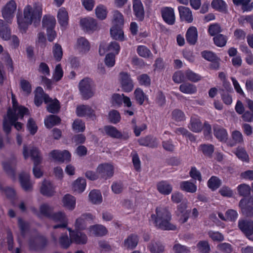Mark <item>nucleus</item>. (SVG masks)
Here are the masks:
<instances>
[{
	"label": "nucleus",
	"instance_id": "nucleus-60",
	"mask_svg": "<svg viewBox=\"0 0 253 253\" xmlns=\"http://www.w3.org/2000/svg\"><path fill=\"white\" fill-rule=\"evenodd\" d=\"M18 226L20 230L21 235L25 237L26 233L29 229V224L28 222L24 221L22 219L19 218L18 219Z\"/></svg>",
	"mask_w": 253,
	"mask_h": 253
},
{
	"label": "nucleus",
	"instance_id": "nucleus-25",
	"mask_svg": "<svg viewBox=\"0 0 253 253\" xmlns=\"http://www.w3.org/2000/svg\"><path fill=\"white\" fill-rule=\"evenodd\" d=\"M133 8L136 17L139 20L142 21L144 19V11L141 1L140 0H134Z\"/></svg>",
	"mask_w": 253,
	"mask_h": 253
},
{
	"label": "nucleus",
	"instance_id": "nucleus-39",
	"mask_svg": "<svg viewBox=\"0 0 253 253\" xmlns=\"http://www.w3.org/2000/svg\"><path fill=\"white\" fill-rule=\"evenodd\" d=\"M179 90L181 92L188 94H194L197 90L195 85L189 83H184L180 84Z\"/></svg>",
	"mask_w": 253,
	"mask_h": 253
},
{
	"label": "nucleus",
	"instance_id": "nucleus-20",
	"mask_svg": "<svg viewBox=\"0 0 253 253\" xmlns=\"http://www.w3.org/2000/svg\"><path fill=\"white\" fill-rule=\"evenodd\" d=\"M40 190L43 195L48 197L52 196L55 192L54 188L52 183L46 180L42 181Z\"/></svg>",
	"mask_w": 253,
	"mask_h": 253
},
{
	"label": "nucleus",
	"instance_id": "nucleus-62",
	"mask_svg": "<svg viewBox=\"0 0 253 253\" xmlns=\"http://www.w3.org/2000/svg\"><path fill=\"white\" fill-rule=\"evenodd\" d=\"M40 212L48 218H49L53 212V209L47 204H43L40 207Z\"/></svg>",
	"mask_w": 253,
	"mask_h": 253
},
{
	"label": "nucleus",
	"instance_id": "nucleus-19",
	"mask_svg": "<svg viewBox=\"0 0 253 253\" xmlns=\"http://www.w3.org/2000/svg\"><path fill=\"white\" fill-rule=\"evenodd\" d=\"M19 181L22 188L25 191L32 190V184L30 180V175L25 172H21L19 176Z\"/></svg>",
	"mask_w": 253,
	"mask_h": 253
},
{
	"label": "nucleus",
	"instance_id": "nucleus-2",
	"mask_svg": "<svg viewBox=\"0 0 253 253\" xmlns=\"http://www.w3.org/2000/svg\"><path fill=\"white\" fill-rule=\"evenodd\" d=\"M156 215H151V218L154 220L156 226L163 230H172L173 225L170 223L171 216L168 209L164 207H157Z\"/></svg>",
	"mask_w": 253,
	"mask_h": 253
},
{
	"label": "nucleus",
	"instance_id": "nucleus-50",
	"mask_svg": "<svg viewBox=\"0 0 253 253\" xmlns=\"http://www.w3.org/2000/svg\"><path fill=\"white\" fill-rule=\"evenodd\" d=\"M42 23V27L46 28V29H54L56 24V20L53 16L45 15L43 17Z\"/></svg>",
	"mask_w": 253,
	"mask_h": 253
},
{
	"label": "nucleus",
	"instance_id": "nucleus-45",
	"mask_svg": "<svg viewBox=\"0 0 253 253\" xmlns=\"http://www.w3.org/2000/svg\"><path fill=\"white\" fill-rule=\"evenodd\" d=\"M86 186V180L83 178H79L73 184V189L79 193L83 192Z\"/></svg>",
	"mask_w": 253,
	"mask_h": 253
},
{
	"label": "nucleus",
	"instance_id": "nucleus-24",
	"mask_svg": "<svg viewBox=\"0 0 253 253\" xmlns=\"http://www.w3.org/2000/svg\"><path fill=\"white\" fill-rule=\"evenodd\" d=\"M189 128L193 132H199L203 129L202 123L198 116H192L190 119Z\"/></svg>",
	"mask_w": 253,
	"mask_h": 253
},
{
	"label": "nucleus",
	"instance_id": "nucleus-31",
	"mask_svg": "<svg viewBox=\"0 0 253 253\" xmlns=\"http://www.w3.org/2000/svg\"><path fill=\"white\" fill-rule=\"evenodd\" d=\"M77 48L80 52L86 53L90 49V43L85 38L80 37L77 40Z\"/></svg>",
	"mask_w": 253,
	"mask_h": 253
},
{
	"label": "nucleus",
	"instance_id": "nucleus-44",
	"mask_svg": "<svg viewBox=\"0 0 253 253\" xmlns=\"http://www.w3.org/2000/svg\"><path fill=\"white\" fill-rule=\"evenodd\" d=\"M81 25L86 31L94 30L96 28V22L91 18H86L81 20Z\"/></svg>",
	"mask_w": 253,
	"mask_h": 253
},
{
	"label": "nucleus",
	"instance_id": "nucleus-49",
	"mask_svg": "<svg viewBox=\"0 0 253 253\" xmlns=\"http://www.w3.org/2000/svg\"><path fill=\"white\" fill-rule=\"evenodd\" d=\"M60 118L58 116L54 115H50L44 120L45 125L48 128H51L54 126L60 124Z\"/></svg>",
	"mask_w": 253,
	"mask_h": 253
},
{
	"label": "nucleus",
	"instance_id": "nucleus-3",
	"mask_svg": "<svg viewBox=\"0 0 253 253\" xmlns=\"http://www.w3.org/2000/svg\"><path fill=\"white\" fill-rule=\"evenodd\" d=\"M201 79L202 77L200 75L189 69L185 72L182 71L175 72V83H181L185 80L196 83Z\"/></svg>",
	"mask_w": 253,
	"mask_h": 253
},
{
	"label": "nucleus",
	"instance_id": "nucleus-56",
	"mask_svg": "<svg viewBox=\"0 0 253 253\" xmlns=\"http://www.w3.org/2000/svg\"><path fill=\"white\" fill-rule=\"evenodd\" d=\"M213 40L214 44L218 47H223L227 42L226 36L222 34H218L214 37Z\"/></svg>",
	"mask_w": 253,
	"mask_h": 253
},
{
	"label": "nucleus",
	"instance_id": "nucleus-12",
	"mask_svg": "<svg viewBox=\"0 0 253 253\" xmlns=\"http://www.w3.org/2000/svg\"><path fill=\"white\" fill-rule=\"evenodd\" d=\"M119 80L124 91L129 92L132 90L133 84L130 75L126 72H122L119 74Z\"/></svg>",
	"mask_w": 253,
	"mask_h": 253
},
{
	"label": "nucleus",
	"instance_id": "nucleus-9",
	"mask_svg": "<svg viewBox=\"0 0 253 253\" xmlns=\"http://www.w3.org/2000/svg\"><path fill=\"white\" fill-rule=\"evenodd\" d=\"M238 227L245 236L253 240L251 236L253 235V221L251 219H242L238 221Z\"/></svg>",
	"mask_w": 253,
	"mask_h": 253
},
{
	"label": "nucleus",
	"instance_id": "nucleus-57",
	"mask_svg": "<svg viewBox=\"0 0 253 253\" xmlns=\"http://www.w3.org/2000/svg\"><path fill=\"white\" fill-rule=\"evenodd\" d=\"M197 248L201 253H209L211 248L209 242L207 241H200L197 244Z\"/></svg>",
	"mask_w": 253,
	"mask_h": 253
},
{
	"label": "nucleus",
	"instance_id": "nucleus-30",
	"mask_svg": "<svg viewBox=\"0 0 253 253\" xmlns=\"http://www.w3.org/2000/svg\"><path fill=\"white\" fill-rule=\"evenodd\" d=\"M89 232L93 236H103L107 233V230L105 226L96 224L90 227Z\"/></svg>",
	"mask_w": 253,
	"mask_h": 253
},
{
	"label": "nucleus",
	"instance_id": "nucleus-28",
	"mask_svg": "<svg viewBox=\"0 0 253 253\" xmlns=\"http://www.w3.org/2000/svg\"><path fill=\"white\" fill-rule=\"evenodd\" d=\"M71 240L76 244H84L87 242V237L85 234L77 230L71 234Z\"/></svg>",
	"mask_w": 253,
	"mask_h": 253
},
{
	"label": "nucleus",
	"instance_id": "nucleus-53",
	"mask_svg": "<svg viewBox=\"0 0 253 253\" xmlns=\"http://www.w3.org/2000/svg\"><path fill=\"white\" fill-rule=\"evenodd\" d=\"M19 85L22 91L26 95H29L32 92V85L30 83L24 79H21Z\"/></svg>",
	"mask_w": 253,
	"mask_h": 253
},
{
	"label": "nucleus",
	"instance_id": "nucleus-27",
	"mask_svg": "<svg viewBox=\"0 0 253 253\" xmlns=\"http://www.w3.org/2000/svg\"><path fill=\"white\" fill-rule=\"evenodd\" d=\"M12 103H13V110H11V112H15V111H17L16 113V116L21 117V119L23 118L24 115L28 114V109L23 106H18V103L16 101L14 96L12 94Z\"/></svg>",
	"mask_w": 253,
	"mask_h": 253
},
{
	"label": "nucleus",
	"instance_id": "nucleus-13",
	"mask_svg": "<svg viewBox=\"0 0 253 253\" xmlns=\"http://www.w3.org/2000/svg\"><path fill=\"white\" fill-rule=\"evenodd\" d=\"M97 172L103 178H110L114 174L113 166L108 164L99 165L97 168Z\"/></svg>",
	"mask_w": 253,
	"mask_h": 253
},
{
	"label": "nucleus",
	"instance_id": "nucleus-21",
	"mask_svg": "<svg viewBox=\"0 0 253 253\" xmlns=\"http://www.w3.org/2000/svg\"><path fill=\"white\" fill-rule=\"evenodd\" d=\"M180 189L184 192L194 193L197 191V186L190 180L182 181L179 184Z\"/></svg>",
	"mask_w": 253,
	"mask_h": 253
},
{
	"label": "nucleus",
	"instance_id": "nucleus-23",
	"mask_svg": "<svg viewBox=\"0 0 253 253\" xmlns=\"http://www.w3.org/2000/svg\"><path fill=\"white\" fill-rule=\"evenodd\" d=\"M93 217L92 215L89 213H85L81 215L78 218L75 224L76 228L79 230H83L85 228V221L88 220H92Z\"/></svg>",
	"mask_w": 253,
	"mask_h": 253
},
{
	"label": "nucleus",
	"instance_id": "nucleus-58",
	"mask_svg": "<svg viewBox=\"0 0 253 253\" xmlns=\"http://www.w3.org/2000/svg\"><path fill=\"white\" fill-rule=\"evenodd\" d=\"M189 176L194 180L202 181V176L201 172L195 166L191 167L189 172Z\"/></svg>",
	"mask_w": 253,
	"mask_h": 253
},
{
	"label": "nucleus",
	"instance_id": "nucleus-63",
	"mask_svg": "<svg viewBox=\"0 0 253 253\" xmlns=\"http://www.w3.org/2000/svg\"><path fill=\"white\" fill-rule=\"evenodd\" d=\"M208 32L211 36H215L222 32L221 28L218 23L211 24L208 28Z\"/></svg>",
	"mask_w": 253,
	"mask_h": 253
},
{
	"label": "nucleus",
	"instance_id": "nucleus-15",
	"mask_svg": "<svg viewBox=\"0 0 253 253\" xmlns=\"http://www.w3.org/2000/svg\"><path fill=\"white\" fill-rule=\"evenodd\" d=\"M49 154L53 159L59 162H69L71 160V154L67 150L60 151L57 150H54Z\"/></svg>",
	"mask_w": 253,
	"mask_h": 253
},
{
	"label": "nucleus",
	"instance_id": "nucleus-16",
	"mask_svg": "<svg viewBox=\"0 0 253 253\" xmlns=\"http://www.w3.org/2000/svg\"><path fill=\"white\" fill-rule=\"evenodd\" d=\"M76 113L79 117L87 116L91 118L92 119H95L94 110L88 105H82L78 106L76 109Z\"/></svg>",
	"mask_w": 253,
	"mask_h": 253
},
{
	"label": "nucleus",
	"instance_id": "nucleus-14",
	"mask_svg": "<svg viewBox=\"0 0 253 253\" xmlns=\"http://www.w3.org/2000/svg\"><path fill=\"white\" fill-rule=\"evenodd\" d=\"M178 10L181 21H184L187 23H191L193 22V16L192 11L189 7L179 6L178 7Z\"/></svg>",
	"mask_w": 253,
	"mask_h": 253
},
{
	"label": "nucleus",
	"instance_id": "nucleus-7",
	"mask_svg": "<svg viewBox=\"0 0 253 253\" xmlns=\"http://www.w3.org/2000/svg\"><path fill=\"white\" fill-rule=\"evenodd\" d=\"M91 81L88 78L83 79L79 83V90L84 99H88L94 95L91 86Z\"/></svg>",
	"mask_w": 253,
	"mask_h": 253
},
{
	"label": "nucleus",
	"instance_id": "nucleus-29",
	"mask_svg": "<svg viewBox=\"0 0 253 253\" xmlns=\"http://www.w3.org/2000/svg\"><path fill=\"white\" fill-rule=\"evenodd\" d=\"M211 6L213 9L223 13H226L228 10L227 4L223 0H212Z\"/></svg>",
	"mask_w": 253,
	"mask_h": 253
},
{
	"label": "nucleus",
	"instance_id": "nucleus-1",
	"mask_svg": "<svg viewBox=\"0 0 253 253\" xmlns=\"http://www.w3.org/2000/svg\"><path fill=\"white\" fill-rule=\"evenodd\" d=\"M42 15V8L40 3H35L34 8L30 5H27L24 9V17H17L20 30L25 32L28 26L33 22L36 26L39 24Z\"/></svg>",
	"mask_w": 253,
	"mask_h": 253
},
{
	"label": "nucleus",
	"instance_id": "nucleus-55",
	"mask_svg": "<svg viewBox=\"0 0 253 253\" xmlns=\"http://www.w3.org/2000/svg\"><path fill=\"white\" fill-rule=\"evenodd\" d=\"M131 124L134 133L136 136H139L140 135L141 132L147 128V125L144 123H142L138 126L136 125V121L135 119L132 120Z\"/></svg>",
	"mask_w": 253,
	"mask_h": 253
},
{
	"label": "nucleus",
	"instance_id": "nucleus-38",
	"mask_svg": "<svg viewBox=\"0 0 253 253\" xmlns=\"http://www.w3.org/2000/svg\"><path fill=\"white\" fill-rule=\"evenodd\" d=\"M104 130L107 135L113 138H121L123 136L122 133L112 126H105Z\"/></svg>",
	"mask_w": 253,
	"mask_h": 253
},
{
	"label": "nucleus",
	"instance_id": "nucleus-61",
	"mask_svg": "<svg viewBox=\"0 0 253 253\" xmlns=\"http://www.w3.org/2000/svg\"><path fill=\"white\" fill-rule=\"evenodd\" d=\"M135 98L137 102L141 105L143 104L145 99L146 98V96L140 88H137L134 92Z\"/></svg>",
	"mask_w": 253,
	"mask_h": 253
},
{
	"label": "nucleus",
	"instance_id": "nucleus-10",
	"mask_svg": "<svg viewBox=\"0 0 253 253\" xmlns=\"http://www.w3.org/2000/svg\"><path fill=\"white\" fill-rule=\"evenodd\" d=\"M49 218L55 222L60 223L59 224L54 225L53 226V228L54 229H56L57 228H65L67 226L68 218L64 212L61 211L57 212H53Z\"/></svg>",
	"mask_w": 253,
	"mask_h": 253
},
{
	"label": "nucleus",
	"instance_id": "nucleus-47",
	"mask_svg": "<svg viewBox=\"0 0 253 253\" xmlns=\"http://www.w3.org/2000/svg\"><path fill=\"white\" fill-rule=\"evenodd\" d=\"M237 188L239 195L242 196L243 198H248L250 197L251 188L249 185L244 183L241 184Z\"/></svg>",
	"mask_w": 253,
	"mask_h": 253
},
{
	"label": "nucleus",
	"instance_id": "nucleus-17",
	"mask_svg": "<svg viewBox=\"0 0 253 253\" xmlns=\"http://www.w3.org/2000/svg\"><path fill=\"white\" fill-rule=\"evenodd\" d=\"M198 34L197 29L195 26H190L185 34L187 43L191 45L196 44L198 41Z\"/></svg>",
	"mask_w": 253,
	"mask_h": 253
},
{
	"label": "nucleus",
	"instance_id": "nucleus-5",
	"mask_svg": "<svg viewBox=\"0 0 253 253\" xmlns=\"http://www.w3.org/2000/svg\"><path fill=\"white\" fill-rule=\"evenodd\" d=\"M47 245L48 240L47 238L42 235L36 236L29 241L30 250L39 252L43 251Z\"/></svg>",
	"mask_w": 253,
	"mask_h": 253
},
{
	"label": "nucleus",
	"instance_id": "nucleus-11",
	"mask_svg": "<svg viewBox=\"0 0 253 253\" xmlns=\"http://www.w3.org/2000/svg\"><path fill=\"white\" fill-rule=\"evenodd\" d=\"M16 4L15 1L11 0L7 2L1 10L3 18L10 22L14 17V12L16 9Z\"/></svg>",
	"mask_w": 253,
	"mask_h": 253
},
{
	"label": "nucleus",
	"instance_id": "nucleus-42",
	"mask_svg": "<svg viewBox=\"0 0 253 253\" xmlns=\"http://www.w3.org/2000/svg\"><path fill=\"white\" fill-rule=\"evenodd\" d=\"M57 18L61 26L65 27L68 25V14L64 8H61L59 9Z\"/></svg>",
	"mask_w": 253,
	"mask_h": 253
},
{
	"label": "nucleus",
	"instance_id": "nucleus-41",
	"mask_svg": "<svg viewBox=\"0 0 253 253\" xmlns=\"http://www.w3.org/2000/svg\"><path fill=\"white\" fill-rule=\"evenodd\" d=\"M111 37L115 40L123 41L124 40V33L121 26L115 25L110 29Z\"/></svg>",
	"mask_w": 253,
	"mask_h": 253
},
{
	"label": "nucleus",
	"instance_id": "nucleus-54",
	"mask_svg": "<svg viewBox=\"0 0 253 253\" xmlns=\"http://www.w3.org/2000/svg\"><path fill=\"white\" fill-rule=\"evenodd\" d=\"M175 132L178 134H182L191 142H194L196 140L194 135L185 128H177L175 130Z\"/></svg>",
	"mask_w": 253,
	"mask_h": 253
},
{
	"label": "nucleus",
	"instance_id": "nucleus-33",
	"mask_svg": "<svg viewBox=\"0 0 253 253\" xmlns=\"http://www.w3.org/2000/svg\"><path fill=\"white\" fill-rule=\"evenodd\" d=\"M63 207L70 211H73L76 206L75 198L70 195H65L62 199Z\"/></svg>",
	"mask_w": 253,
	"mask_h": 253
},
{
	"label": "nucleus",
	"instance_id": "nucleus-46",
	"mask_svg": "<svg viewBox=\"0 0 253 253\" xmlns=\"http://www.w3.org/2000/svg\"><path fill=\"white\" fill-rule=\"evenodd\" d=\"M199 150L205 156L211 158L214 152V147L211 144H202L199 146Z\"/></svg>",
	"mask_w": 253,
	"mask_h": 253
},
{
	"label": "nucleus",
	"instance_id": "nucleus-48",
	"mask_svg": "<svg viewBox=\"0 0 253 253\" xmlns=\"http://www.w3.org/2000/svg\"><path fill=\"white\" fill-rule=\"evenodd\" d=\"M148 248L151 253H162L165 250L164 246L159 242H151Z\"/></svg>",
	"mask_w": 253,
	"mask_h": 253
},
{
	"label": "nucleus",
	"instance_id": "nucleus-18",
	"mask_svg": "<svg viewBox=\"0 0 253 253\" xmlns=\"http://www.w3.org/2000/svg\"><path fill=\"white\" fill-rule=\"evenodd\" d=\"M162 16L164 20L169 25L174 24V10L171 7H165L161 9Z\"/></svg>",
	"mask_w": 253,
	"mask_h": 253
},
{
	"label": "nucleus",
	"instance_id": "nucleus-51",
	"mask_svg": "<svg viewBox=\"0 0 253 253\" xmlns=\"http://www.w3.org/2000/svg\"><path fill=\"white\" fill-rule=\"evenodd\" d=\"M89 199L91 203L94 204H98L102 202V196L99 191L93 190L89 194Z\"/></svg>",
	"mask_w": 253,
	"mask_h": 253
},
{
	"label": "nucleus",
	"instance_id": "nucleus-43",
	"mask_svg": "<svg viewBox=\"0 0 253 253\" xmlns=\"http://www.w3.org/2000/svg\"><path fill=\"white\" fill-rule=\"evenodd\" d=\"M236 157L243 162H249V155L244 147H238L234 151Z\"/></svg>",
	"mask_w": 253,
	"mask_h": 253
},
{
	"label": "nucleus",
	"instance_id": "nucleus-64",
	"mask_svg": "<svg viewBox=\"0 0 253 253\" xmlns=\"http://www.w3.org/2000/svg\"><path fill=\"white\" fill-rule=\"evenodd\" d=\"M217 248L223 253H231L233 251L232 246L230 244L226 242L218 244Z\"/></svg>",
	"mask_w": 253,
	"mask_h": 253
},
{
	"label": "nucleus",
	"instance_id": "nucleus-36",
	"mask_svg": "<svg viewBox=\"0 0 253 253\" xmlns=\"http://www.w3.org/2000/svg\"><path fill=\"white\" fill-rule=\"evenodd\" d=\"M157 188L158 191L164 195H169L172 190V186L165 181L158 183Z\"/></svg>",
	"mask_w": 253,
	"mask_h": 253
},
{
	"label": "nucleus",
	"instance_id": "nucleus-26",
	"mask_svg": "<svg viewBox=\"0 0 253 253\" xmlns=\"http://www.w3.org/2000/svg\"><path fill=\"white\" fill-rule=\"evenodd\" d=\"M16 163V160L15 158L3 163L4 170L8 174L13 178L15 177V168Z\"/></svg>",
	"mask_w": 253,
	"mask_h": 253
},
{
	"label": "nucleus",
	"instance_id": "nucleus-40",
	"mask_svg": "<svg viewBox=\"0 0 253 253\" xmlns=\"http://www.w3.org/2000/svg\"><path fill=\"white\" fill-rule=\"evenodd\" d=\"M11 33L7 24H4L2 20L0 19V37L4 40L10 39Z\"/></svg>",
	"mask_w": 253,
	"mask_h": 253
},
{
	"label": "nucleus",
	"instance_id": "nucleus-34",
	"mask_svg": "<svg viewBox=\"0 0 253 253\" xmlns=\"http://www.w3.org/2000/svg\"><path fill=\"white\" fill-rule=\"evenodd\" d=\"M233 3L237 6H241L243 11L250 12L253 9V3L252 0H232Z\"/></svg>",
	"mask_w": 253,
	"mask_h": 253
},
{
	"label": "nucleus",
	"instance_id": "nucleus-4",
	"mask_svg": "<svg viewBox=\"0 0 253 253\" xmlns=\"http://www.w3.org/2000/svg\"><path fill=\"white\" fill-rule=\"evenodd\" d=\"M24 158L25 160L31 156L32 160L34 161V164L40 165L42 162V157L39 149L34 146H27L24 144L22 152Z\"/></svg>",
	"mask_w": 253,
	"mask_h": 253
},
{
	"label": "nucleus",
	"instance_id": "nucleus-35",
	"mask_svg": "<svg viewBox=\"0 0 253 253\" xmlns=\"http://www.w3.org/2000/svg\"><path fill=\"white\" fill-rule=\"evenodd\" d=\"M222 184L221 180L217 176H211L207 182V186L212 191H214L219 188Z\"/></svg>",
	"mask_w": 253,
	"mask_h": 253
},
{
	"label": "nucleus",
	"instance_id": "nucleus-8",
	"mask_svg": "<svg viewBox=\"0 0 253 253\" xmlns=\"http://www.w3.org/2000/svg\"><path fill=\"white\" fill-rule=\"evenodd\" d=\"M11 112V109H8L7 113V116L4 117L3 120V129L7 134H9L11 131V126H13L14 123L17 121L21 117L16 116V113Z\"/></svg>",
	"mask_w": 253,
	"mask_h": 253
},
{
	"label": "nucleus",
	"instance_id": "nucleus-52",
	"mask_svg": "<svg viewBox=\"0 0 253 253\" xmlns=\"http://www.w3.org/2000/svg\"><path fill=\"white\" fill-rule=\"evenodd\" d=\"M43 98V90L42 87L38 86L35 91L34 103L35 105L39 107L42 103Z\"/></svg>",
	"mask_w": 253,
	"mask_h": 253
},
{
	"label": "nucleus",
	"instance_id": "nucleus-37",
	"mask_svg": "<svg viewBox=\"0 0 253 253\" xmlns=\"http://www.w3.org/2000/svg\"><path fill=\"white\" fill-rule=\"evenodd\" d=\"M138 243V238L136 235L131 234L125 240L124 245L127 249L135 248Z\"/></svg>",
	"mask_w": 253,
	"mask_h": 253
},
{
	"label": "nucleus",
	"instance_id": "nucleus-22",
	"mask_svg": "<svg viewBox=\"0 0 253 253\" xmlns=\"http://www.w3.org/2000/svg\"><path fill=\"white\" fill-rule=\"evenodd\" d=\"M213 133L215 137L220 141H226L228 138L226 129L218 125L213 126Z\"/></svg>",
	"mask_w": 253,
	"mask_h": 253
},
{
	"label": "nucleus",
	"instance_id": "nucleus-32",
	"mask_svg": "<svg viewBox=\"0 0 253 253\" xmlns=\"http://www.w3.org/2000/svg\"><path fill=\"white\" fill-rule=\"evenodd\" d=\"M138 141L139 144L142 146H148L151 148H155L158 146L156 138L151 136L140 138Z\"/></svg>",
	"mask_w": 253,
	"mask_h": 253
},
{
	"label": "nucleus",
	"instance_id": "nucleus-6",
	"mask_svg": "<svg viewBox=\"0 0 253 253\" xmlns=\"http://www.w3.org/2000/svg\"><path fill=\"white\" fill-rule=\"evenodd\" d=\"M239 207L243 215L246 217L253 216V196L248 198H242L239 202Z\"/></svg>",
	"mask_w": 253,
	"mask_h": 253
},
{
	"label": "nucleus",
	"instance_id": "nucleus-59",
	"mask_svg": "<svg viewBox=\"0 0 253 253\" xmlns=\"http://www.w3.org/2000/svg\"><path fill=\"white\" fill-rule=\"evenodd\" d=\"M108 119L113 124H117L121 120V116L119 112L115 110L110 111L108 114Z\"/></svg>",
	"mask_w": 253,
	"mask_h": 253
}]
</instances>
